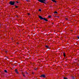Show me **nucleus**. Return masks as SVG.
Instances as JSON below:
<instances>
[{
	"label": "nucleus",
	"mask_w": 79,
	"mask_h": 79,
	"mask_svg": "<svg viewBox=\"0 0 79 79\" xmlns=\"http://www.w3.org/2000/svg\"><path fill=\"white\" fill-rule=\"evenodd\" d=\"M39 2H41V3H45V0H38Z\"/></svg>",
	"instance_id": "obj_2"
},
{
	"label": "nucleus",
	"mask_w": 79,
	"mask_h": 79,
	"mask_svg": "<svg viewBox=\"0 0 79 79\" xmlns=\"http://www.w3.org/2000/svg\"><path fill=\"white\" fill-rule=\"evenodd\" d=\"M64 79H68V78H67V77H64Z\"/></svg>",
	"instance_id": "obj_11"
},
{
	"label": "nucleus",
	"mask_w": 79,
	"mask_h": 79,
	"mask_svg": "<svg viewBox=\"0 0 79 79\" xmlns=\"http://www.w3.org/2000/svg\"><path fill=\"white\" fill-rule=\"evenodd\" d=\"M18 43H17V44H18Z\"/></svg>",
	"instance_id": "obj_20"
},
{
	"label": "nucleus",
	"mask_w": 79,
	"mask_h": 79,
	"mask_svg": "<svg viewBox=\"0 0 79 79\" xmlns=\"http://www.w3.org/2000/svg\"><path fill=\"white\" fill-rule=\"evenodd\" d=\"M41 77H45V75L43 74L41 75Z\"/></svg>",
	"instance_id": "obj_5"
},
{
	"label": "nucleus",
	"mask_w": 79,
	"mask_h": 79,
	"mask_svg": "<svg viewBox=\"0 0 79 79\" xmlns=\"http://www.w3.org/2000/svg\"><path fill=\"white\" fill-rule=\"evenodd\" d=\"M52 2H55V3H56V1L55 0H52Z\"/></svg>",
	"instance_id": "obj_7"
},
{
	"label": "nucleus",
	"mask_w": 79,
	"mask_h": 79,
	"mask_svg": "<svg viewBox=\"0 0 79 79\" xmlns=\"http://www.w3.org/2000/svg\"><path fill=\"white\" fill-rule=\"evenodd\" d=\"M4 72L5 73H7V71L6 70H4Z\"/></svg>",
	"instance_id": "obj_9"
},
{
	"label": "nucleus",
	"mask_w": 79,
	"mask_h": 79,
	"mask_svg": "<svg viewBox=\"0 0 79 79\" xmlns=\"http://www.w3.org/2000/svg\"><path fill=\"white\" fill-rule=\"evenodd\" d=\"M16 3H19V2L18 1H16Z\"/></svg>",
	"instance_id": "obj_16"
},
{
	"label": "nucleus",
	"mask_w": 79,
	"mask_h": 79,
	"mask_svg": "<svg viewBox=\"0 0 79 79\" xmlns=\"http://www.w3.org/2000/svg\"><path fill=\"white\" fill-rule=\"evenodd\" d=\"M28 15H29V14H28Z\"/></svg>",
	"instance_id": "obj_21"
},
{
	"label": "nucleus",
	"mask_w": 79,
	"mask_h": 79,
	"mask_svg": "<svg viewBox=\"0 0 79 79\" xmlns=\"http://www.w3.org/2000/svg\"><path fill=\"white\" fill-rule=\"evenodd\" d=\"M48 18H51V16H48Z\"/></svg>",
	"instance_id": "obj_10"
},
{
	"label": "nucleus",
	"mask_w": 79,
	"mask_h": 79,
	"mask_svg": "<svg viewBox=\"0 0 79 79\" xmlns=\"http://www.w3.org/2000/svg\"><path fill=\"white\" fill-rule=\"evenodd\" d=\"M57 11H55L54 12V13H57Z\"/></svg>",
	"instance_id": "obj_12"
},
{
	"label": "nucleus",
	"mask_w": 79,
	"mask_h": 79,
	"mask_svg": "<svg viewBox=\"0 0 79 79\" xmlns=\"http://www.w3.org/2000/svg\"><path fill=\"white\" fill-rule=\"evenodd\" d=\"M23 76H24V77H25V75H24V74H23Z\"/></svg>",
	"instance_id": "obj_15"
},
{
	"label": "nucleus",
	"mask_w": 79,
	"mask_h": 79,
	"mask_svg": "<svg viewBox=\"0 0 79 79\" xmlns=\"http://www.w3.org/2000/svg\"><path fill=\"white\" fill-rule=\"evenodd\" d=\"M38 16L39 17V18H40V19H44V20L46 21H48V20L46 19L45 18H43L42 17V16H40V15H39Z\"/></svg>",
	"instance_id": "obj_1"
},
{
	"label": "nucleus",
	"mask_w": 79,
	"mask_h": 79,
	"mask_svg": "<svg viewBox=\"0 0 79 79\" xmlns=\"http://www.w3.org/2000/svg\"><path fill=\"white\" fill-rule=\"evenodd\" d=\"M32 74H34V73H32Z\"/></svg>",
	"instance_id": "obj_22"
},
{
	"label": "nucleus",
	"mask_w": 79,
	"mask_h": 79,
	"mask_svg": "<svg viewBox=\"0 0 79 79\" xmlns=\"http://www.w3.org/2000/svg\"><path fill=\"white\" fill-rule=\"evenodd\" d=\"M46 47L47 48H50V47L47 45L46 46Z\"/></svg>",
	"instance_id": "obj_6"
},
{
	"label": "nucleus",
	"mask_w": 79,
	"mask_h": 79,
	"mask_svg": "<svg viewBox=\"0 0 79 79\" xmlns=\"http://www.w3.org/2000/svg\"><path fill=\"white\" fill-rule=\"evenodd\" d=\"M15 71L16 73H17V74H18V73H19V72H18V70H17V69H15Z\"/></svg>",
	"instance_id": "obj_4"
},
{
	"label": "nucleus",
	"mask_w": 79,
	"mask_h": 79,
	"mask_svg": "<svg viewBox=\"0 0 79 79\" xmlns=\"http://www.w3.org/2000/svg\"><path fill=\"white\" fill-rule=\"evenodd\" d=\"M27 2H30L31 1L30 0H27Z\"/></svg>",
	"instance_id": "obj_8"
},
{
	"label": "nucleus",
	"mask_w": 79,
	"mask_h": 79,
	"mask_svg": "<svg viewBox=\"0 0 79 79\" xmlns=\"http://www.w3.org/2000/svg\"><path fill=\"white\" fill-rule=\"evenodd\" d=\"M15 3V1H10V2L9 3L10 5H14Z\"/></svg>",
	"instance_id": "obj_3"
},
{
	"label": "nucleus",
	"mask_w": 79,
	"mask_h": 79,
	"mask_svg": "<svg viewBox=\"0 0 79 79\" xmlns=\"http://www.w3.org/2000/svg\"><path fill=\"white\" fill-rule=\"evenodd\" d=\"M66 20H67L68 19L66 18Z\"/></svg>",
	"instance_id": "obj_19"
},
{
	"label": "nucleus",
	"mask_w": 79,
	"mask_h": 79,
	"mask_svg": "<svg viewBox=\"0 0 79 79\" xmlns=\"http://www.w3.org/2000/svg\"><path fill=\"white\" fill-rule=\"evenodd\" d=\"M64 56H65V53H64Z\"/></svg>",
	"instance_id": "obj_14"
},
{
	"label": "nucleus",
	"mask_w": 79,
	"mask_h": 79,
	"mask_svg": "<svg viewBox=\"0 0 79 79\" xmlns=\"http://www.w3.org/2000/svg\"><path fill=\"white\" fill-rule=\"evenodd\" d=\"M39 11H42V10H41V9H39Z\"/></svg>",
	"instance_id": "obj_13"
},
{
	"label": "nucleus",
	"mask_w": 79,
	"mask_h": 79,
	"mask_svg": "<svg viewBox=\"0 0 79 79\" xmlns=\"http://www.w3.org/2000/svg\"><path fill=\"white\" fill-rule=\"evenodd\" d=\"M18 6H16L15 8H18Z\"/></svg>",
	"instance_id": "obj_17"
},
{
	"label": "nucleus",
	"mask_w": 79,
	"mask_h": 79,
	"mask_svg": "<svg viewBox=\"0 0 79 79\" xmlns=\"http://www.w3.org/2000/svg\"><path fill=\"white\" fill-rule=\"evenodd\" d=\"M78 61H79V60H78Z\"/></svg>",
	"instance_id": "obj_23"
},
{
	"label": "nucleus",
	"mask_w": 79,
	"mask_h": 79,
	"mask_svg": "<svg viewBox=\"0 0 79 79\" xmlns=\"http://www.w3.org/2000/svg\"><path fill=\"white\" fill-rule=\"evenodd\" d=\"M77 38L78 39H79V36H78V37H77Z\"/></svg>",
	"instance_id": "obj_18"
}]
</instances>
